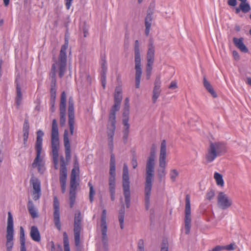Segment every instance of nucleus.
Listing matches in <instances>:
<instances>
[{"instance_id":"obj_1","label":"nucleus","mask_w":251,"mask_h":251,"mask_svg":"<svg viewBox=\"0 0 251 251\" xmlns=\"http://www.w3.org/2000/svg\"><path fill=\"white\" fill-rule=\"evenodd\" d=\"M68 40L65 39V43L62 46L57 61H55L52 64L51 71L50 74V99H56V69L58 70V75L62 78L65 73L67 66V49L68 48Z\"/></svg>"},{"instance_id":"obj_2","label":"nucleus","mask_w":251,"mask_h":251,"mask_svg":"<svg viewBox=\"0 0 251 251\" xmlns=\"http://www.w3.org/2000/svg\"><path fill=\"white\" fill-rule=\"evenodd\" d=\"M156 153V146L152 144L151 149L150 156L146 164V181L145 186V202L146 210H148L150 205V195L152 188V181L154 176V159Z\"/></svg>"},{"instance_id":"obj_3","label":"nucleus","mask_w":251,"mask_h":251,"mask_svg":"<svg viewBox=\"0 0 251 251\" xmlns=\"http://www.w3.org/2000/svg\"><path fill=\"white\" fill-rule=\"evenodd\" d=\"M51 148L54 168L58 169V150L59 148L58 125L56 119H53L51 126Z\"/></svg>"},{"instance_id":"obj_4","label":"nucleus","mask_w":251,"mask_h":251,"mask_svg":"<svg viewBox=\"0 0 251 251\" xmlns=\"http://www.w3.org/2000/svg\"><path fill=\"white\" fill-rule=\"evenodd\" d=\"M227 151L226 145L223 142L210 143L205 155V159L208 163L214 161L218 156L224 154Z\"/></svg>"},{"instance_id":"obj_5","label":"nucleus","mask_w":251,"mask_h":251,"mask_svg":"<svg viewBox=\"0 0 251 251\" xmlns=\"http://www.w3.org/2000/svg\"><path fill=\"white\" fill-rule=\"evenodd\" d=\"M134 61H135V87L139 88L140 87V80L142 74L141 69V59L140 51V44L138 40L135 41L134 47Z\"/></svg>"},{"instance_id":"obj_6","label":"nucleus","mask_w":251,"mask_h":251,"mask_svg":"<svg viewBox=\"0 0 251 251\" xmlns=\"http://www.w3.org/2000/svg\"><path fill=\"white\" fill-rule=\"evenodd\" d=\"M44 135V133L42 130L39 129L37 131V138L35 143L36 156L32 164L33 168H35L37 166L39 167V171H40V162L42 161V159L41 158L40 156L42 150V142Z\"/></svg>"},{"instance_id":"obj_7","label":"nucleus","mask_w":251,"mask_h":251,"mask_svg":"<svg viewBox=\"0 0 251 251\" xmlns=\"http://www.w3.org/2000/svg\"><path fill=\"white\" fill-rule=\"evenodd\" d=\"M166 142L163 140L161 144L160 155H159V168L158 170V175L160 178L165 176L166 175L165 167L166 166Z\"/></svg>"},{"instance_id":"obj_8","label":"nucleus","mask_w":251,"mask_h":251,"mask_svg":"<svg viewBox=\"0 0 251 251\" xmlns=\"http://www.w3.org/2000/svg\"><path fill=\"white\" fill-rule=\"evenodd\" d=\"M13 220L10 212L8 213L7 226L6 228V249L7 251H11L13 246Z\"/></svg>"},{"instance_id":"obj_9","label":"nucleus","mask_w":251,"mask_h":251,"mask_svg":"<svg viewBox=\"0 0 251 251\" xmlns=\"http://www.w3.org/2000/svg\"><path fill=\"white\" fill-rule=\"evenodd\" d=\"M122 100V89L120 87H116L114 94V104L110 110L109 120H116V113L120 110Z\"/></svg>"},{"instance_id":"obj_10","label":"nucleus","mask_w":251,"mask_h":251,"mask_svg":"<svg viewBox=\"0 0 251 251\" xmlns=\"http://www.w3.org/2000/svg\"><path fill=\"white\" fill-rule=\"evenodd\" d=\"M185 233L186 234H189L191 229V204L190 197L187 194L185 198Z\"/></svg>"},{"instance_id":"obj_11","label":"nucleus","mask_w":251,"mask_h":251,"mask_svg":"<svg viewBox=\"0 0 251 251\" xmlns=\"http://www.w3.org/2000/svg\"><path fill=\"white\" fill-rule=\"evenodd\" d=\"M123 194L126 205L127 208L130 206L131 194L130 191V182L128 175H123Z\"/></svg>"},{"instance_id":"obj_12","label":"nucleus","mask_w":251,"mask_h":251,"mask_svg":"<svg viewBox=\"0 0 251 251\" xmlns=\"http://www.w3.org/2000/svg\"><path fill=\"white\" fill-rule=\"evenodd\" d=\"M81 213L80 212H78L77 213L75 214L74 220V231L75 242L76 246H78L80 244V235L81 230Z\"/></svg>"},{"instance_id":"obj_13","label":"nucleus","mask_w":251,"mask_h":251,"mask_svg":"<svg viewBox=\"0 0 251 251\" xmlns=\"http://www.w3.org/2000/svg\"><path fill=\"white\" fill-rule=\"evenodd\" d=\"M67 177V170L66 164L63 157L60 158V169L59 174V181L61 185V191L64 193L66 191V180Z\"/></svg>"},{"instance_id":"obj_14","label":"nucleus","mask_w":251,"mask_h":251,"mask_svg":"<svg viewBox=\"0 0 251 251\" xmlns=\"http://www.w3.org/2000/svg\"><path fill=\"white\" fill-rule=\"evenodd\" d=\"M231 199L224 192H220L217 196V204L219 208L226 209L231 206Z\"/></svg>"},{"instance_id":"obj_15","label":"nucleus","mask_w":251,"mask_h":251,"mask_svg":"<svg viewBox=\"0 0 251 251\" xmlns=\"http://www.w3.org/2000/svg\"><path fill=\"white\" fill-rule=\"evenodd\" d=\"M68 118V124L69 126L70 134L71 135H73L74 132L75 113L74 99L72 96L70 97L69 99Z\"/></svg>"},{"instance_id":"obj_16","label":"nucleus","mask_w":251,"mask_h":251,"mask_svg":"<svg viewBox=\"0 0 251 251\" xmlns=\"http://www.w3.org/2000/svg\"><path fill=\"white\" fill-rule=\"evenodd\" d=\"M66 94L65 91L62 92L59 104L60 125L64 126L66 123Z\"/></svg>"},{"instance_id":"obj_17","label":"nucleus","mask_w":251,"mask_h":251,"mask_svg":"<svg viewBox=\"0 0 251 251\" xmlns=\"http://www.w3.org/2000/svg\"><path fill=\"white\" fill-rule=\"evenodd\" d=\"M115 124L116 120H108L107 133L108 136V146L111 151H112L113 149V137L116 129Z\"/></svg>"},{"instance_id":"obj_18","label":"nucleus","mask_w":251,"mask_h":251,"mask_svg":"<svg viewBox=\"0 0 251 251\" xmlns=\"http://www.w3.org/2000/svg\"><path fill=\"white\" fill-rule=\"evenodd\" d=\"M53 221L55 226L58 230H61V225L60 220L59 202L55 197L53 199Z\"/></svg>"},{"instance_id":"obj_19","label":"nucleus","mask_w":251,"mask_h":251,"mask_svg":"<svg viewBox=\"0 0 251 251\" xmlns=\"http://www.w3.org/2000/svg\"><path fill=\"white\" fill-rule=\"evenodd\" d=\"M63 142L65 148L66 159L67 161L71 158V145L69 140V132L65 129L63 135Z\"/></svg>"},{"instance_id":"obj_20","label":"nucleus","mask_w":251,"mask_h":251,"mask_svg":"<svg viewBox=\"0 0 251 251\" xmlns=\"http://www.w3.org/2000/svg\"><path fill=\"white\" fill-rule=\"evenodd\" d=\"M154 46L153 39L151 38L149 40L148 45V51L147 53V62L153 63L154 59Z\"/></svg>"},{"instance_id":"obj_21","label":"nucleus","mask_w":251,"mask_h":251,"mask_svg":"<svg viewBox=\"0 0 251 251\" xmlns=\"http://www.w3.org/2000/svg\"><path fill=\"white\" fill-rule=\"evenodd\" d=\"M106 61L105 59H102L101 63L100 79L101 84L103 88H105L106 83V72H107Z\"/></svg>"},{"instance_id":"obj_22","label":"nucleus","mask_w":251,"mask_h":251,"mask_svg":"<svg viewBox=\"0 0 251 251\" xmlns=\"http://www.w3.org/2000/svg\"><path fill=\"white\" fill-rule=\"evenodd\" d=\"M29 129V124L28 118L25 119L24 124L23 125V141L25 147H27V141L28 138Z\"/></svg>"},{"instance_id":"obj_23","label":"nucleus","mask_w":251,"mask_h":251,"mask_svg":"<svg viewBox=\"0 0 251 251\" xmlns=\"http://www.w3.org/2000/svg\"><path fill=\"white\" fill-rule=\"evenodd\" d=\"M233 42L234 45L239 49L242 52L246 53L248 51V49L243 43V38H237L234 37L233 38Z\"/></svg>"},{"instance_id":"obj_24","label":"nucleus","mask_w":251,"mask_h":251,"mask_svg":"<svg viewBox=\"0 0 251 251\" xmlns=\"http://www.w3.org/2000/svg\"><path fill=\"white\" fill-rule=\"evenodd\" d=\"M30 236L31 238L34 241L39 242L41 241V236L40 232L36 226H32L30 231Z\"/></svg>"},{"instance_id":"obj_25","label":"nucleus","mask_w":251,"mask_h":251,"mask_svg":"<svg viewBox=\"0 0 251 251\" xmlns=\"http://www.w3.org/2000/svg\"><path fill=\"white\" fill-rule=\"evenodd\" d=\"M27 207L29 213L32 218L34 219L38 217L37 209L31 200H29L27 204Z\"/></svg>"},{"instance_id":"obj_26","label":"nucleus","mask_w":251,"mask_h":251,"mask_svg":"<svg viewBox=\"0 0 251 251\" xmlns=\"http://www.w3.org/2000/svg\"><path fill=\"white\" fill-rule=\"evenodd\" d=\"M203 83L205 88L213 96V97L216 98L217 96L216 93L215 92L212 85L207 80L205 76L203 77Z\"/></svg>"},{"instance_id":"obj_27","label":"nucleus","mask_w":251,"mask_h":251,"mask_svg":"<svg viewBox=\"0 0 251 251\" xmlns=\"http://www.w3.org/2000/svg\"><path fill=\"white\" fill-rule=\"evenodd\" d=\"M125 205L122 204L121 207L119 212V221L120 223V226L121 229H123L124 227V218H125Z\"/></svg>"},{"instance_id":"obj_28","label":"nucleus","mask_w":251,"mask_h":251,"mask_svg":"<svg viewBox=\"0 0 251 251\" xmlns=\"http://www.w3.org/2000/svg\"><path fill=\"white\" fill-rule=\"evenodd\" d=\"M16 102L18 105H19L21 103V101L22 100V94L21 92V89L19 84L18 83L17 80H16Z\"/></svg>"},{"instance_id":"obj_29","label":"nucleus","mask_w":251,"mask_h":251,"mask_svg":"<svg viewBox=\"0 0 251 251\" xmlns=\"http://www.w3.org/2000/svg\"><path fill=\"white\" fill-rule=\"evenodd\" d=\"M30 182L33 186L32 192H41L40 182L38 179L32 178Z\"/></svg>"},{"instance_id":"obj_30","label":"nucleus","mask_w":251,"mask_h":251,"mask_svg":"<svg viewBox=\"0 0 251 251\" xmlns=\"http://www.w3.org/2000/svg\"><path fill=\"white\" fill-rule=\"evenodd\" d=\"M20 241L21 244L20 249H26L25 245V231L24 228L22 226L20 227Z\"/></svg>"},{"instance_id":"obj_31","label":"nucleus","mask_w":251,"mask_h":251,"mask_svg":"<svg viewBox=\"0 0 251 251\" xmlns=\"http://www.w3.org/2000/svg\"><path fill=\"white\" fill-rule=\"evenodd\" d=\"M107 227H101L102 234V242L103 246L106 247L108 245V237L107 236Z\"/></svg>"},{"instance_id":"obj_32","label":"nucleus","mask_w":251,"mask_h":251,"mask_svg":"<svg viewBox=\"0 0 251 251\" xmlns=\"http://www.w3.org/2000/svg\"><path fill=\"white\" fill-rule=\"evenodd\" d=\"M214 177L216 181L217 184L218 185L223 186L224 184V180L223 179L222 175L216 172L214 174Z\"/></svg>"},{"instance_id":"obj_33","label":"nucleus","mask_w":251,"mask_h":251,"mask_svg":"<svg viewBox=\"0 0 251 251\" xmlns=\"http://www.w3.org/2000/svg\"><path fill=\"white\" fill-rule=\"evenodd\" d=\"M240 8L241 11L244 13L248 12L251 9L250 4L246 2L241 3L240 4Z\"/></svg>"},{"instance_id":"obj_34","label":"nucleus","mask_w":251,"mask_h":251,"mask_svg":"<svg viewBox=\"0 0 251 251\" xmlns=\"http://www.w3.org/2000/svg\"><path fill=\"white\" fill-rule=\"evenodd\" d=\"M160 92V89L153 88V95L152 97V102L153 103L156 102L158 98L159 97Z\"/></svg>"},{"instance_id":"obj_35","label":"nucleus","mask_w":251,"mask_h":251,"mask_svg":"<svg viewBox=\"0 0 251 251\" xmlns=\"http://www.w3.org/2000/svg\"><path fill=\"white\" fill-rule=\"evenodd\" d=\"M75 191L74 190H70V205L72 208L75 204Z\"/></svg>"},{"instance_id":"obj_36","label":"nucleus","mask_w":251,"mask_h":251,"mask_svg":"<svg viewBox=\"0 0 251 251\" xmlns=\"http://www.w3.org/2000/svg\"><path fill=\"white\" fill-rule=\"evenodd\" d=\"M88 186L90 187V193H89V200L90 202L92 203L94 200V196L95 194V191L94 189L93 185L91 182L88 183Z\"/></svg>"},{"instance_id":"obj_37","label":"nucleus","mask_w":251,"mask_h":251,"mask_svg":"<svg viewBox=\"0 0 251 251\" xmlns=\"http://www.w3.org/2000/svg\"><path fill=\"white\" fill-rule=\"evenodd\" d=\"M179 173L176 169H172L170 171V178L173 182H175L176 179V177L178 176Z\"/></svg>"},{"instance_id":"obj_38","label":"nucleus","mask_w":251,"mask_h":251,"mask_svg":"<svg viewBox=\"0 0 251 251\" xmlns=\"http://www.w3.org/2000/svg\"><path fill=\"white\" fill-rule=\"evenodd\" d=\"M109 190H115V177H109Z\"/></svg>"},{"instance_id":"obj_39","label":"nucleus","mask_w":251,"mask_h":251,"mask_svg":"<svg viewBox=\"0 0 251 251\" xmlns=\"http://www.w3.org/2000/svg\"><path fill=\"white\" fill-rule=\"evenodd\" d=\"M152 19V16H151L150 14H147L145 20V26H151Z\"/></svg>"},{"instance_id":"obj_40","label":"nucleus","mask_w":251,"mask_h":251,"mask_svg":"<svg viewBox=\"0 0 251 251\" xmlns=\"http://www.w3.org/2000/svg\"><path fill=\"white\" fill-rule=\"evenodd\" d=\"M77 187L76 178H71L70 180V190H74L75 191Z\"/></svg>"},{"instance_id":"obj_41","label":"nucleus","mask_w":251,"mask_h":251,"mask_svg":"<svg viewBox=\"0 0 251 251\" xmlns=\"http://www.w3.org/2000/svg\"><path fill=\"white\" fill-rule=\"evenodd\" d=\"M125 111L123 113V115L124 116H126V114H128V110H129V100L128 98H126L125 100Z\"/></svg>"},{"instance_id":"obj_42","label":"nucleus","mask_w":251,"mask_h":251,"mask_svg":"<svg viewBox=\"0 0 251 251\" xmlns=\"http://www.w3.org/2000/svg\"><path fill=\"white\" fill-rule=\"evenodd\" d=\"M129 127H125L123 130V140L125 143H126L127 140L128 134H129Z\"/></svg>"},{"instance_id":"obj_43","label":"nucleus","mask_w":251,"mask_h":251,"mask_svg":"<svg viewBox=\"0 0 251 251\" xmlns=\"http://www.w3.org/2000/svg\"><path fill=\"white\" fill-rule=\"evenodd\" d=\"M161 84V76L160 75H158L156 76V77L155 78L154 83V88L160 89Z\"/></svg>"},{"instance_id":"obj_44","label":"nucleus","mask_w":251,"mask_h":251,"mask_svg":"<svg viewBox=\"0 0 251 251\" xmlns=\"http://www.w3.org/2000/svg\"><path fill=\"white\" fill-rule=\"evenodd\" d=\"M63 243L64 248L69 247V239L66 232L63 233Z\"/></svg>"},{"instance_id":"obj_45","label":"nucleus","mask_w":251,"mask_h":251,"mask_svg":"<svg viewBox=\"0 0 251 251\" xmlns=\"http://www.w3.org/2000/svg\"><path fill=\"white\" fill-rule=\"evenodd\" d=\"M56 99H50V110L52 113H53L55 111V103Z\"/></svg>"},{"instance_id":"obj_46","label":"nucleus","mask_w":251,"mask_h":251,"mask_svg":"<svg viewBox=\"0 0 251 251\" xmlns=\"http://www.w3.org/2000/svg\"><path fill=\"white\" fill-rule=\"evenodd\" d=\"M101 227H107L106 225V215L101 214Z\"/></svg>"},{"instance_id":"obj_47","label":"nucleus","mask_w":251,"mask_h":251,"mask_svg":"<svg viewBox=\"0 0 251 251\" xmlns=\"http://www.w3.org/2000/svg\"><path fill=\"white\" fill-rule=\"evenodd\" d=\"M109 176L115 177L116 176V167L115 166L110 165Z\"/></svg>"},{"instance_id":"obj_48","label":"nucleus","mask_w":251,"mask_h":251,"mask_svg":"<svg viewBox=\"0 0 251 251\" xmlns=\"http://www.w3.org/2000/svg\"><path fill=\"white\" fill-rule=\"evenodd\" d=\"M138 251H144V240L140 239L138 243Z\"/></svg>"},{"instance_id":"obj_49","label":"nucleus","mask_w":251,"mask_h":251,"mask_svg":"<svg viewBox=\"0 0 251 251\" xmlns=\"http://www.w3.org/2000/svg\"><path fill=\"white\" fill-rule=\"evenodd\" d=\"M41 195V192H32V196L33 197V199L34 201H37L40 198Z\"/></svg>"},{"instance_id":"obj_50","label":"nucleus","mask_w":251,"mask_h":251,"mask_svg":"<svg viewBox=\"0 0 251 251\" xmlns=\"http://www.w3.org/2000/svg\"><path fill=\"white\" fill-rule=\"evenodd\" d=\"M215 196V192L213 190H211L206 194V198L209 200H212Z\"/></svg>"},{"instance_id":"obj_51","label":"nucleus","mask_w":251,"mask_h":251,"mask_svg":"<svg viewBox=\"0 0 251 251\" xmlns=\"http://www.w3.org/2000/svg\"><path fill=\"white\" fill-rule=\"evenodd\" d=\"M154 3H152V4L151 3L148 9L147 14H150V15L151 16H152L153 13V11H154Z\"/></svg>"},{"instance_id":"obj_52","label":"nucleus","mask_w":251,"mask_h":251,"mask_svg":"<svg viewBox=\"0 0 251 251\" xmlns=\"http://www.w3.org/2000/svg\"><path fill=\"white\" fill-rule=\"evenodd\" d=\"M234 246L235 244L231 243L228 245L224 246V250H226L227 251H233L235 249Z\"/></svg>"},{"instance_id":"obj_53","label":"nucleus","mask_w":251,"mask_h":251,"mask_svg":"<svg viewBox=\"0 0 251 251\" xmlns=\"http://www.w3.org/2000/svg\"><path fill=\"white\" fill-rule=\"evenodd\" d=\"M131 164L134 169H135L137 166V159L135 156H133L131 160Z\"/></svg>"},{"instance_id":"obj_54","label":"nucleus","mask_w":251,"mask_h":251,"mask_svg":"<svg viewBox=\"0 0 251 251\" xmlns=\"http://www.w3.org/2000/svg\"><path fill=\"white\" fill-rule=\"evenodd\" d=\"M123 124L125 127H129V124H128V117H125L123 120Z\"/></svg>"},{"instance_id":"obj_55","label":"nucleus","mask_w":251,"mask_h":251,"mask_svg":"<svg viewBox=\"0 0 251 251\" xmlns=\"http://www.w3.org/2000/svg\"><path fill=\"white\" fill-rule=\"evenodd\" d=\"M153 64V63L147 62L146 66V72H151Z\"/></svg>"},{"instance_id":"obj_56","label":"nucleus","mask_w":251,"mask_h":251,"mask_svg":"<svg viewBox=\"0 0 251 251\" xmlns=\"http://www.w3.org/2000/svg\"><path fill=\"white\" fill-rule=\"evenodd\" d=\"M128 175V169L127 165L125 163L123 166V175Z\"/></svg>"},{"instance_id":"obj_57","label":"nucleus","mask_w":251,"mask_h":251,"mask_svg":"<svg viewBox=\"0 0 251 251\" xmlns=\"http://www.w3.org/2000/svg\"><path fill=\"white\" fill-rule=\"evenodd\" d=\"M115 157L114 154H112L110 156V165L115 166Z\"/></svg>"},{"instance_id":"obj_58","label":"nucleus","mask_w":251,"mask_h":251,"mask_svg":"<svg viewBox=\"0 0 251 251\" xmlns=\"http://www.w3.org/2000/svg\"><path fill=\"white\" fill-rule=\"evenodd\" d=\"M161 251H168V245L165 243V241H163L162 243Z\"/></svg>"},{"instance_id":"obj_59","label":"nucleus","mask_w":251,"mask_h":251,"mask_svg":"<svg viewBox=\"0 0 251 251\" xmlns=\"http://www.w3.org/2000/svg\"><path fill=\"white\" fill-rule=\"evenodd\" d=\"M66 3V8L69 10L70 8V7L72 5V1L73 0H65Z\"/></svg>"},{"instance_id":"obj_60","label":"nucleus","mask_w":251,"mask_h":251,"mask_svg":"<svg viewBox=\"0 0 251 251\" xmlns=\"http://www.w3.org/2000/svg\"><path fill=\"white\" fill-rule=\"evenodd\" d=\"M223 250H224V246H217L212 250V251H221Z\"/></svg>"},{"instance_id":"obj_61","label":"nucleus","mask_w":251,"mask_h":251,"mask_svg":"<svg viewBox=\"0 0 251 251\" xmlns=\"http://www.w3.org/2000/svg\"><path fill=\"white\" fill-rule=\"evenodd\" d=\"M227 4L232 6H235L237 4L236 0H228Z\"/></svg>"},{"instance_id":"obj_62","label":"nucleus","mask_w":251,"mask_h":251,"mask_svg":"<svg viewBox=\"0 0 251 251\" xmlns=\"http://www.w3.org/2000/svg\"><path fill=\"white\" fill-rule=\"evenodd\" d=\"M169 88L170 89H174L177 88V84L175 81H172Z\"/></svg>"},{"instance_id":"obj_63","label":"nucleus","mask_w":251,"mask_h":251,"mask_svg":"<svg viewBox=\"0 0 251 251\" xmlns=\"http://www.w3.org/2000/svg\"><path fill=\"white\" fill-rule=\"evenodd\" d=\"M77 174L76 170L74 168L73 169L71 172V178H74L75 177V178H76Z\"/></svg>"},{"instance_id":"obj_64","label":"nucleus","mask_w":251,"mask_h":251,"mask_svg":"<svg viewBox=\"0 0 251 251\" xmlns=\"http://www.w3.org/2000/svg\"><path fill=\"white\" fill-rule=\"evenodd\" d=\"M110 198L112 201L115 200V190H109Z\"/></svg>"}]
</instances>
